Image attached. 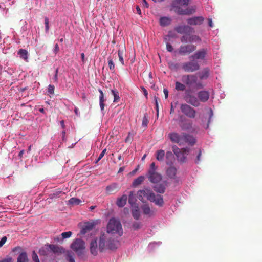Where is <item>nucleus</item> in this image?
<instances>
[{"mask_svg": "<svg viewBox=\"0 0 262 262\" xmlns=\"http://www.w3.org/2000/svg\"><path fill=\"white\" fill-rule=\"evenodd\" d=\"M190 0H178V3L182 5L187 6Z\"/></svg>", "mask_w": 262, "mask_h": 262, "instance_id": "864d4df0", "label": "nucleus"}, {"mask_svg": "<svg viewBox=\"0 0 262 262\" xmlns=\"http://www.w3.org/2000/svg\"><path fill=\"white\" fill-rule=\"evenodd\" d=\"M112 94L113 95L114 98V102H118V101L120 99V97L118 95V92L116 90H111Z\"/></svg>", "mask_w": 262, "mask_h": 262, "instance_id": "a19ab883", "label": "nucleus"}, {"mask_svg": "<svg viewBox=\"0 0 262 262\" xmlns=\"http://www.w3.org/2000/svg\"><path fill=\"white\" fill-rule=\"evenodd\" d=\"M177 169V168L172 165H170L166 170V174L168 178L172 179H174L176 178Z\"/></svg>", "mask_w": 262, "mask_h": 262, "instance_id": "a211bd4d", "label": "nucleus"}, {"mask_svg": "<svg viewBox=\"0 0 262 262\" xmlns=\"http://www.w3.org/2000/svg\"><path fill=\"white\" fill-rule=\"evenodd\" d=\"M32 258L34 262H40L38 256L34 251L32 252Z\"/></svg>", "mask_w": 262, "mask_h": 262, "instance_id": "de8ad7c7", "label": "nucleus"}, {"mask_svg": "<svg viewBox=\"0 0 262 262\" xmlns=\"http://www.w3.org/2000/svg\"><path fill=\"white\" fill-rule=\"evenodd\" d=\"M163 92H164V95H165V98H167L168 97V91L167 89H164V90H163Z\"/></svg>", "mask_w": 262, "mask_h": 262, "instance_id": "69168bd1", "label": "nucleus"}, {"mask_svg": "<svg viewBox=\"0 0 262 262\" xmlns=\"http://www.w3.org/2000/svg\"><path fill=\"white\" fill-rule=\"evenodd\" d=\"M174 30L180 34H188L193 32V29L188 25H181L176 26Z\"/></svg>", "mask_w": 262, "mask_h": 262, "instance_id": "4468645a", "label": "nucleus"}, {"mask_svg": "<svg viewBox=\"0 0 262 262\" xmlns=\"http://www.w3.org/2000/svg\"><path fill=\"white\" fill-rule=\"evenodd\" d=\"M59 51V46L57 43H56L55 45V47H54V52L55 53V54H56Z\"/></svg>", "mask_w": 262, "mask_h": 262, "instance_id": "e2e57ef3", "label": "nucleus"}, {"mask_svg": "<svg viewBox=\"0 0 262 262\" xmlns=\"http://www.w3.org/2000/svg\"><path fill=\"white\" fill-rule=\"evenodd\" d=\"M142 89L143 92L144 93V95H145V96L146 98H147V96H148V92H147V91L144 87H142Z\"/></svg>", "mask_w": 262, "mask_h": 262, "instance_id": "0e129e2a", "label": "nucleus"}, {"mask_svg": "<svg viewBox=\"0 0 262 262\" xmlns=\"http://www.w3.org/2000/svg\"><path fill=\"white\" fill-rule=\"evenodd\" d=\"M133 227L135 230L140 229L141 227V224L139 222H135L133 225Z\"/></svg>", "mask_w": 262, "mask_h": 262, "instance_id": "6e6d98bb", "label": "nucleus"}, {"mask_svg": "<svg viewBox=\"0 0 262 262\" xmlns=\"http://www.w3.org/2000/svg\"><path fill=\"white\" fill-rule=\"evenodd\" d=\"M48 246L49 247L50 249L53 252H54L55 253H61L62 252H63V250H64L63 248L61 247H59L57 245H53V244H50V245H48Z\"/></svg>", "mask_w": 262, "mask_h": 262, "instance_id": "bb28decb", "label": "nucleus"}, {"mask_svg": "<svg viewBox=\"0 0 262 262\" xmlns=\"http://www.w3.org/2000/svg\"><path fill=\"white\" fill-rule=\"evenodd\" d=\"M55 87L53 85L50 84L48 86V92L50 94H53L54 93Z\"/></svg>", "mask_w": 262, "mask_h": 262, "instance_id": "603ef678", "label": "nucleus"}, {"mask_svg": "<svg viewBox=\"0 0 262 262\" xmlns=\"http://www.w3.org/2000/svg\"><path fill=\"white\" fill-rule=\"evenodd\" d=\"M204 20V18L202 16H195L187 19V22L190 25H200Z\"/></svg>", "mask_w": 262, "mask_h": 262, "instance_id": "dca6fc26", "label": "nucleus"}, {"mask_svg": "<svg viewBox=\"0 0 262 262\" xmlns=\"http://www.w3.org/2000/svg\"><path fill=\"white\" fill-rule=\"evenodd\" d=\"M145 180V177L143 176H139L137 179H135L133 183V186L134 187H137V186L141 184Z\"/></svg>", "mask_w": 262, "mask_h": 262, "instance_id": "f704fd0d", "label": "nucleus"}, {"mask_svg": "<svg viewBox=\"0 0 262 262\" xmlns=\"http://www.w3.org/2000/svg\"><path fill=\"white\" fill-rule=\"evenodd\" d=\"M98 244L96 239L91 241L90 243V251L92 254L96 256L98 253Z\"/></svg>", "mask_w": 262, "mask_h": 262, "instance_id": "b1692460", "label": "nucleus"}, {"mask_svg": "<svg viewBox=\"0 0 262 262\" xmlns=\"http://www.w3.org/2000/svg\"><path fill=\"white\" fill-rule=\"evenodd\" d=\"M136 10H137V13L138 14H139V15L141 14V10L139 6H136Z\"/></svg>", "mask_w": 262, "mask_h": 262, "instance_id": "338daca9", "label": "nucleus"}, {"mask_svg": "<svg viewBox=\"0 0 262 262\" xmlns=\"http://www.w3.org/2000/svg\"><path fill=\"white\" fill-rule=\"evenodd\" d=\"M119 190V187L116 183H113L107 186L106 188V191L107 194H113L117 192Z\"/></svg>", "mask_w": 262, "mask_h": 262, "instance_id": "aec40b11", "label": "nucleus"}, {"mask_svg": "<svg viewBox=\"0 0 262 262\" xmlns=\"http://www.w3.org/2000/svg\"><path fill=\"white\" fill-rule=\"evenodd\" d=\"M45 26L49 25V20L48 18L47 17H45Z\"/></svg>", "mask_w": 262, "mask_h": 262, "instance_id": "774afa93", "label": "nucleus"}, {"mask_svg": "<svg viewBox=\"0 0 262 262\" xmlns=\"http://www.w3.org/2000/svg\"><path fill=\"white\" fill-rule=\"evenodd\" d=\"M201 155H202L201 150L200 149H199L197 157H196V159L195 161L196 163L198 164L200 162V161H201L200 158H201Z\"/></svg>", "mask_w": 262, "mask_h": 262, "instance_id": "13d9d810", "label": "nucleus"}, {"mask_svg": "<svg viewBox=\"0 0 262 262\" xmlns=\"http://www.w3.org/2000/svg\"><path fill=\"white\" fill-rule=\"evenodd\" d=\"M134 208L132 209V215L136 220H138L140 216V213L138 206H133Z\"/></svg>", "mask_w": 262, "mask_h": 262, "instance_id": "7c9ffc66", "label": "nucleus"}, {"mask_svg": "<svg viewBox=\"0 0 262 262\" xmlns=\"http://www.w3.org/2000/svg\"><path fill=\"white\" fill-rule=\"evenodd\" d=\"M181 68L185 72L193 73L198 71L200 69V66L198 61L190 59L189 61L183 62Z\"/></svg>", "mask_w": 262, "mask_h": 262, "instance_id": "39448f33", "label": "nucleus"}, {"mask_svg": "<svg viewBox=\"0 0 262 262\" xmlns=\"http://www.w3.org/2000/svg\"><path fill=\"white\" fill-rule=\"evenodd\" d=\"M67 260L69 262H75L74 258L71 253L68 252L67 254Z\"/></svg>", "mask_w": 262, "mask_h": 262, "instance_id": "3c124183", "label": "nucleus"}, {"mask_svg": "<svg viewBox=\"0 0 262 262\" xmlns=\"http://www.w3.org/2000/svg\"><path fill=\"white\" fill-rule=\"evenodd\" d=\"M196 46L193 44L181 45L178 49V53L181 56L190 54L195 51Z\"/></svg>", "mask_w": 262, "mask_h": 262, "instance_id": "1a4fd4ad", "label": "nucleus"}, {"mask_svg": "<svg viewBox=\"0 0 262 262\" xmlns=\"http://www.w3.org/2000/svg\"><path fill=\"white\" fill-rule=\"evenodd\" d=\"M180 127L183 130H189L192 128V123L190 120L185 119V121L180 120Z\"/></svg>", "mask_w": 262, "mask_h": 262, "instance_id": "f3484780", "label": "nucleus"}, {"mask_svg": "<svg viewBox=\"0 0 262 262\" xmlns=\"http://www.w3.org/2000/svg\"><path fill=\"white\" fill-rule=\"evenodd\" d=\"M175 161L173 154L171 151H167L166 153V163L168 165H172Z\"/></svg>", "mask_w": 262, "mask_h": 262, "instance_id": "5701e85b", "label": "nucleus"}, {"mask_svg": "<svg viewBox=\"0 0 262 262\" xmlns=\"http://www.w3.org/2000/svg\"><path fill=\"white\" fill-rule=\"evenodd\" d=\"M168 66L171 70L173 71H177L179 68L178 64L171 62L168 63Z\"/></svg>", "mask_w": 262, "mask_h": 262, "instance_id": "a18cd8bd", "label": "nucleus"}, {"mask_svg": "<svg viewBox=\"0 0 262 262\" xmlns=\"http://www.w3.org/2000/svg\"><path fill=\"white\" fill-rule=\"evenodd\" d=\"M122 225L119 220L115 218L110 219L106 227V233L111 235L121 236L123 234Z\"/></svg>", "mask_w": 262, "mask_h": 262, "instance_id": "7ed1b4c3", "label": "nucleus"}, {"mask_svg": "<svg viewBox=\"0 0 262 262\" xmlns=\"http://www.w3.org/2000/svg\"><path fill=\"white\" fill-rule=\"evenodd\" d=\"M195 142V139L192 136L183 133V144L185 143H188L191 145H193Z\"/></svg>", "mask_w": 262, "mask_h": 262, "instance_id": "412c9836", "label": "nucleus"}, {"mask_svg": "<svg viewBox=\"0 0 262 262\" xmlns=\"http://www.w3.org/2000/svg\"><path fill=\"white\" fill-rule=\"evenodd\" d=\"M147 177L149 181L155 184L160 182L162 178V175L157 171L148 172Z\"/></svg>", "mask_w": 262, "mask_h": 262, "instance_id": "2eb2a0df", "label": "nucleus"}, {"mask_svg": "<svg viewBox=\"0 0 262 262\" xmlns=\"http://www.w3.org/2000/svg\"><path fill=\"white\" fill-rule=\"evenodd\" d=\"M136 201V199L134 192L133 191H130L129 192L128 197V203L131 205L132 207L138 206L137 204L135 203Z\"/></svg>", "mask_w": 262, "mask_h": 262, "instance_id": "c756f323", "label": "nucleus"}, {"mask_svg": "<svg viewBox=\"0 0 262 262\" xmlns=\"http://www.w3.org/2000/svg\"><path fill=\"white\" fill-rule=\"evenodd\" d=\"M207 49L205 48L201 49L196 51L193 54L189 57V59H194L196 61L203 60L207 54Z\"/></svg>", "mask_w": 262, "mask_h": 262, "instance_id": "9b49d317", "label": "nucleus"}, {"mask_svg": "<svg viewBox=\"0 0 262 262\" xmlns=\"http://www.w3.org/2000/svg\"><path fill=\"white\" fill-rule=\"evenodd\" d=\"M72 235V232L68 231L64 232L61 233V236L62 237V239L67 238L70 237Z\"/></svg>", "mask_w": 262, "mask_h": 262, "instance_id": "09e8293b", "label": "nucleus"}, {"mask_svg": "<svg viewBox=\"0 0 262 262\" xmlns=\"http://www.w3.org/2000/svg\"><path fill=\"white\" fill-rule=\"evenodd\" d=\"M182 81L187 86L195 85L196 89H201L204 88L202 82L198 81V77L195 74L184 75L182 76Z\"/></svg>", "mask_w": 262, "mask_h": 262, "instance_id": "20e7f679", "label": "nucleus"}, {"mask_svg": "<svg viewBox=\"0 0 262 262\" xmlns=\"http://www.w3.org/2000/svg\"><path fill=\"white\" fill-rule=\"evenodd\" d=\"M180 109L185 115L190 118H194L196 116L195 110L188 104H182L180 106Z\"/></svg>", "mask_w": 262, "mask_h": 262, "instance_id": "9d476101", "label": "nucleus"}, {"mask_svg": "<svg viewBox=\"0 0 262 262\" xmlns=\"http://www.w3.org/2000/svg\"><path fill=\"white\" fill-rule=\"evenodd\" d=\"M95 226L94 222L85 223L81 230V233L82 234H85L87 232L92 230Z\"/></svg>", "mask_w": 262, "mask_h": 262, "instance_id": "6ab92c4d", "label": "nucleus"}, {"mask_svg": "<svg viewBox=\"0 0 262 262\" xmlns=\"http://www.w3.org/2000/svg\"><path fill=\"white\" fill-rule=\"evenodd\" d=\"M210 96L209 92L206 90L200 91L198 93V97L193 94L190 89L186 90L183 96V99L188 104L198 107L200 105V102H207Z\"/></svg>", "mask_w": 262, "mask_h": 262, "instance_id": "f257e3e1", "label": "nucleus"}, {"mask_svg": "<svg viewBox=\"0 0 262 262\" xmlns=\"http://www.w3.org/2000/svg\"><path fill=\"white\" fill-rule=\"evenodd\" d=\"M106 149L105 148L104 149H103L102 150V151L101 152V153L100 154L98 159L96 161V163H97L99 161H100L103 157V156H104V155L106 154Z\"/></svg>", "mask_w": 262, "mask_h": 262, "instance_id": "5fc2aeb1", "label": "nucleus"}, {"mask_svg": "<svg viewBox=\"0 0 262 262\" xmlns=\"http://www.w3.org/2000/svg\"><path fill=\"white\" fill-rule=\"evenodd\" d=\"M155 103L156 105V109L157 111V115H158L159 114V106L158 102V98L157 97H154Z\"/></svg>", "mask_w": 262, "mask_h": 262, "instance_id": "4d7b16f0", "label": "nucleus"}, {"mask_svg": "<svg viewBox=\"0 0 262 262\" xmlns=\"http://www.w3.org/2000/svg\"><path fill=\"white\" fill-rule=\"evenodd\" d=\"M172 151L176 156L179 161L182 163L186 162L187 156L189 152V149L188 148H179L177 146H172Z\"/></svg>", "mask_w": 262, "mask_h": 262, "instance_id": "0eeeda50", "label": "nucleus"}, {"mask_svg": "<svg viewBox=\"0 0 262 262\" xmlns=\"http://www.w3.org/2000/svg\"><path fill=\"white\" fill-rule=\"evenodd\" d=\"M210 70L208 68H204L200 73L199 78L201 80L206 79L209 76Z\"/></svg>", "mask_w": 262, "mask_h": 262, "instance_id": "cd10ccee", "label": "nucleus"}, {"mask_svg": "<svg viewBox=\"0 0 262 262\" xmlns=\"http://www.w3.org/2000/svg\"><path fill=\"white\" fill-rule=\"evenodd\" d=\"M7 237L4 236L2 238V239L0 241V247H2L6 243L7 241Z\"/></svg>", "mask_w": 262, "mask_h": 262, "instance_id": "052dcab7", "label": "nucleus"}, {"mask_svg": "<svg viewBox=\"0 0 262 262\" xmlns=\"http://www.w3.org/2000/svg\"><path fill=\"white\" fill-rule=\"evenodd\" d=\"M113 235L103 233L99 239V250L103 252L105 250H115L118 248L120 243L118 240L112 237Z\"/></svg>", "mask_w": 262, "mask_h": 262, "instance_id": "f03ea898", "label": "nucleus"}, {"mask_svg": "<svg viewBox=\"0 0 262 262\" xmlns=\"http://www.w3.org/2000/svg\"><path fill=\"white\" fill-rule=\"evenodd\" d=\"M108 68L112 72L115 71V64L114 63V62L113 60L111 58L108 59Z\"/></svg>", "mask_w": 262, "mask_h": 262, "instance_id": "c03bdc74", "label": "nucleus"}, {"mask_svg": "<svg viewBox=\"0 0 262 262\" xmlns=\"http://www.w3.org/2000/svg\"><path fill=\"white\" fill-rule=\"evenodd\" d=\"M18 54L19 55L20 58H21L26 61H27L28 52L26 50L22 49H20L18 52Z\"/></svg>", "mask_w": 262, "mask_h": 262, "instance_id": "58836bf2", "label": "nucleus"}, {"mask_svg": "<svg viewBox=\"0 0 262 262\" xmlns=\"http://www.w3.org/2000/svg\"><path fill=\"white\" fill-rule=\"evenodd\" d=\"M149 120L147 116V114H145L142 120V125L143 126H147Z\"/></svg>", "mask_w": 262, "mask_h": 262, "instance_id": "49530a36", "label": "nucleus"}, {"mask_svg": "<svg viewBox=\"0 0 262 262\" xmlns=\"http://www.w3.org/2000/svg\"><path fill=\"white\" fill-rule=\"evenodd\" d=\"M181 41L182 42H200L201 41V38L196 35H190V33L183 35L181 37Z\"/></svg>", "mask_w": 262, "mask_h": 262, "instance_id": "ddd939ff", "label": "nucleus"}, {"mask_svg": "<svg viewBox=\"0 0 262 262\" xmlns=\"http://www.w3.org/2000/svg\"><path fill=\"white\" fill-rule=\"evenodd\" d=\"M142 209L145 214H149L150 213L151 210L149 206L144 205L142 206Z\"/></svg>", "mask_w": 262, "mask_h": 262, "instance_id": "37998d69", "label": "nucleus"}, {"mask_svg": "<svg viewBox=\"0 0 262 262\" xmlns=\"http://www.w3.org/2000/svg\"><path fill=\"white\" fill-rule=\"evenodd\" d=\"M150 201L155 203L156 205L159 206H162L164 203L163 197L161 195L159 194L156 196L154 194V196L152 197V200H150Z\"/></svg>", "mask_w": 262, "mask_h": 262, "instance_id": "393cba45", "label": "nucleus"}, {"mask_svg": "<svg viewBox=\"0 0 262 262\" xmlns=\"http://www.w3.org/2000/svg\"><path fill=\"white\" fill-rule=\"evenodd\" d=\"M156 169H157V167L155 165V162H152L150 164V168H149L148 172L156 171Z\"/></svg>", "mask_w": 262, "mask_h": 262, "instance_id": "8fccbe9b", "label": "nucleus"}, {"mask_svg": "<svg viewBox=\"0 0 262 262\" xmlns=\"http://www.w3.org/2000/svg\"><path fill=\"white\" fill-rule=\"evenodd\" d=\"M124 49L122 48V49H119L118 50V56L119 57V60L121 62L122 66L124 65V61L123 59V54H124Z\"/></svg>", "mask_w": 262, "mask_h": 262, "instance_id": "4c0bfd02", "label": "nucleus"}, {"mask_svg": "<svg viewBox=\"0 0 262 262\" xmlns=\"http://www.w3.org/2000/svg\"><path fill=\"white\" fill-rule=\"evenodd\" d=\"M166 49L169 52H172L173 51L172 46L169 43H167L166 44Z\"/></svg>", "mask_w": 262, "mask_h": 262, "instance_id": "680f3d73", "label": "nucleus"}, {"mask_svg": "<svg viewBox=\"0 0 262 262\" xmlns=\"http://www.w3.org/2000/svg\"><path fill=\"white\" fill-rule=\"evenodd\" d=\"M186 84L185 83H182L180 82L176 81L175 83V89L178 91H183L187 90L186 89Z\"/></svg>", "mask_w": 262, "mask_h": 262, "instance_id": "2f4dec72", "label": "nucleus"}, {"mask_svg": "<svg viewBox=\"0 0 262 262\" xmlns=\"http://www.w3.org/2000/svg\"><path fill=\"white\" fill-rule=\"evenodd\" d=\"M17 262H29L27 253L26 252L21 253L18 256Z\"/></svg>", "mask_w": 262, "mask_h": 262, "instance_id": "72a5a7b5", "label": "nucleus"}, {"mask_svg": "<svg viewBox=\"0 0 262 262\" xmlns=\"http://www.w3.org/2000/svg\"><path fill=\"white\" fill-rule=\"evenodd\" d=\"M171 19L167 17H162L160 19V24L162 26H166L170 24Z\"/></svg>", "mask_w": 262, "mask_h": 262, "instance_id": "c9c22d12", "label": "nucleus"}, {"mask_svg": "<svg viewBox=\"0 0 262 262\" xmlns=\"http://www.w3.org/2000/svg\"><path fill=\"white\" fill-rule=\"evenodd\" d=\"M127 196L126 194L122 195L120 198H118L116 204L120 207H123L126 203Z\"/></svg>", "mask_w": 262, "mask_h": 262, "instance_id": "a878e982", "label": "nucleus"}, {"mask_svg": "<svg viewBox=\"0 0 262 262\" xmlns=\"http://www.w3.org/2000/svg\"><path fill=\"white\" fill-rule=\"evenodd\" d=\"M71 248L76 252L78 256H82L85 250V243L80 238H77L72 242Z\"/></svg>", "mask_w": 262, "mask_h": 262, "instance_id": "423d86ee", "label": "nucleus"}, {"mask_svg": "<svg viewBox=\"0 0 262 262\" xmlns=\"http://www.w3.org/2000/svg\"><path fill=\"white\" fill-rule=\"evenodd\" d=\"M165 156V152L163 150H157L156 154V159L159 161H162L164 160Z\"/></svg>", "mask_w": 262, "mask_h": 262, "instance_id": "e433bc0d", "label": "nucleus"}, {"mask_svg": "<svg viewBox=\"0 0 262 262\" xmlns=\"http://www.w3.org/2000/svg\"><path fill=\"white\" fill-rule=\"evenodd\" d=\"M134 136V134L133 133L130 132H128L127 136L125 139V142L130 143L133 140Z\"/></svg>", "mask_w": 262, "mask_h": 262, "instance_id": "79ce46f5", "label": "nucleus"}, {"mask_svg": "<svg viewBox=\"0 0 262 262\" xmlns=\"http://www.w3.org/2000/svg\"><path fill=\"white\" fill-rule=\"evenodd\" d=\"M154 196V193L150 188H145L143 189L140 190L137 192L138 198L143 202H144L145 199L149 201L152 200Z\"/></svg>", "mask_w": 262, "mask_h": 262, "instance_id": "6e6552de", "label": "nucleus"}, {"mask_svg": "<svg viewBox=\"0 0 262 262\" xmlns=\"http://www.w3.org/2000/svg\"><path fill=\"white\" fill-rule=\"evenodd\" d=\"M168 137L172 142L178 144L180 145L183 144V133L179 134L176 132L169 133Z\"/></svg>", "mask_w": 262, "mask_h": 262, "instance_id": "f8f14e48", "label": "nucleus"}, {"mask_svg": "<svg viewBox=\"0 0 262 262\" xmlns=\"http://www.w3.org/2000/svg\"><path fill=\"white\" fill-rule=\"evenodd\" d=\"M195 12V8L191 7L185 10L179 8L178 13L180 15H190Z\"/></svg>", "mask_w": 262, "mask_h": 262, "instance_id": "4be33fe9", "label": "nucleus"}, {"mask_svg": "<svg viewBox=\"0 0 262 262\" xmlns=\"http://www.w3.org/2000/svg\"><path fill=\"white\" fill-rule=\"evenodd\" d=\"M155 191L159 193H164L165 191V187L163 184L157 185L154 187Z\"/></svg>", "mask_w": 262, "mask_h": 262, "instance_id": "473e14b6", "label": "nucleus"}, {"mask_svg": "<svg viewBox=\"0 0 262 262\" xmlns=\"http://www.w3.org/2000/svg\"><path fill=\"white\" fill-rule=\"evenodd\" d=\"M69 203L70 204L76 205L81 203V201L76 198H72L69 200Z\"/></svg>", "mask_w": 262, "mask_h": 262, "instance_id": "ea45409f", "label": "nucleus"}, {"mask_svg": "<svg viewBox=\"0 0 262 262\" xmlns=\"http://www.w3.org/2000/svg\"><path fill=\"white\" fill-rule=\"evenodd\" d=\"M99 92L100 93L99 96V102H100V106L101 111H103L104 108V102L106 100V99L104 98V94L103 91L101 89L98 90Z\"/></svg>", "mask_w": 262, "mask_h": 262, "instance_id": "c85d7f7f", "label": "nucleus"}, {"mask_svg": "<svg viewBox=\"0 0 262 262\" xmlns=\"http://www.w3.org/2000/svg\"><path fill=\"white\" fill-rule=\"evenodd\" d=\"M0 262H12V258L10 256H7L6 258L0 260Z\"/></svg>", "mask_w": 262, "mask_h": 262, "instance_id": "bf43d9fd", "label": "nucleus"}]
</instances>
